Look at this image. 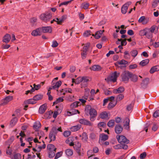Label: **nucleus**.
I'll use <instances>...</instances> for the list:
<instances>
[{
	"label": "nucleus",
	"mask_w": 159,
	"mask_h": 159,
	"mask_svg": "<svg viewBox=\"0 0 159 159\" xmlns=\"http://www.w3.org/2000/svg\"><path fill=\"white\" fill-rule=\"evenodd\" d=\"M58 131L62 132L61 127H53L49 133V138L50 139V142L54 141L56 139V136Z\"/></svg>",
	"instance_id": "nucleus-1"
},
{
	"label": "nucleus",
	"mask_w": 159,
	"mask_h": 159,
	"mask_svg": "<svg viewBox=\"0 0 159 159\" xmlns=\"http://www.w3.org/2000/svg\"><path fill=\"white\" fill-rule=\"evenodd\" d=\"M86 110L89 111V114L90 115V120L91 121H94L96 119V116L97 115V112L96 110L92 108L91 106L87 105L85 107Z\"/></svg>",
	"instance_id": "nucleus-2"
},
{
	"label": "nucleus",
	"mask_w": 159,
	"mask_h": 159,
	"mask_svg": "<svg viewBox=\"0 0 159 159\" xmlns=\"http://www.w3.org/2000/svg\"><path fill=\"white\" fill-rule=\"evenodd\" d=\"M132 73L128 71L123 72L121 76L122 81L125 83H127Z\"/></svg>",
	"instance_id": "nucleus-3"
},
{
	"label": "nucleus",
	"mask_w": 159,
	"mask_h": 159,
	"mask_svg": "<svg viewBox=\"0 0 159 159\" xmlns=\"http://www.w3.org/2000/svg\"><path fill=\"white\" fill-rule=\"evenodd\" d=\"M52 14L51 13H43L40 16V19L46 22L49 21L50 20L52 17Z\"/></svg>",
	"instance_id": "nucleus-4"
},
{
	"label": "nucleus",
	"mask_w": 159,
	"mask_h": 159,
	"mask_svg": "<svg viewBox=\"0 0 159 159\" xmlns=\"http://www.w3.org/2000/svg\"><path fill=\"white\" fill-rule=\"evenodd\" d=\"M116 138L118 142L121 144H123V143L127 144L129 143V140H128L125 136L118 135L116 136Z\"/></svg>",
	"instance_id": "nucleus-5"
},
{
	"label": "nucleus",
	"mask_w": 159,
	"mask_h": 159,
	"mask_svg": "<svg viewBox=\"0 0 159 159\" xmlns=\"http://www.w3.org/2000/svg\"><path fill=\"white\" fill-rule=\"evenodd\" d=\"M119 75V73L115 71L111 74L110 77L107 78V80L108 81L115 82L116 81L117 78Z\"/></svg>",
	"instance_id": "nucleus-6"
},
{
	"label": "nucleus",
	"mask_w": 159,
	"mask_h": 159,
	"mask_svg": "<svg viewBox=\"0 0 159 159\" xmlns=\"http://www.w3.org/2000/svg\"><path fill=\"white\" fill-rule=\"evenodd\" d=\"M131 4V2L129 1L126 3L122 6L121 8V11L122 13L125 14L126 13L128 7Z\"/></svg>",
	"instance_id": "nucleus-7"
},
{
	"label": "nucleus",
	"mask_w": 159,
	"mask_h": 159,
	"mask_svg": "<svg viewBox=\"0 0 159 159\" xmlns=\"http://www.w3.org/2000/svg\"><path fill=\"white\" fill-rule=\"evenodd\" d=\"M81 144L79 142H77L75 143L74 146V149L76 150L79 155L80 156L81 155Z\"/></svg>",
	"instance_id": "nucleus-8"
},
{
	"label": "nucleus",
	"mask_w": 159,
	"mask_h": 159,
	"mask_svg": "<svg viewBox=\"0 0 159 159\" xmlns=\"http://www.w3.org/2000/svg\"><path fill=\"white\" fill-rule=\"evenodd\" d=\"M31 34L34 36H37L40 35L42 34L41 29V28H39L34 30L31 33Z\"/></svg>",
	"instance_id": "nucleus-9"
},
{
	"label": "nucleus",
	"mask_w": 159,
	"mask_h": 159,
	"mask_svg": "<svg viewBox=\"0 0 159 159\" xmlns=\"http://www.w3.org/2000/svg\"><path fill=\"white\" fill-rule=\"evenodd\" d=\"M108 138V136L104 134H102L100 135V139L99 143L100 144H103L102 141H104L107 140Z\"/></svg>",
	"instance_id": "nucleus-10"
},
{
	"label": "nucleus",
	"mask_w": 159,
	"mask_h": 159,
	"mask_svg": "<svg viewBox=\"0 0 159 159\" xmlns=\"http://www.w3.org/2000/svg\"><path fill=\"white\" fill-rule=\"evenodd\" d=\"M79 122L80 124L85 125L89 126H92L93 125L92 123H91L90 121L84 119L80 120Z\"/></svg>",
	"instance_id": "nucleus-11"
},
{
	"label": "nucleus",
	"mask_w": 159,
	"mask_h": 159,
	"mask_svg": "<svg viewBox=\"0 0 159 159\" xmlns=\"http://www.w3.org/2000/svg\"><path fill=\"white\" fill-rule=\"evenodd\" d=\"M81 80L82 88L86 86L87 84V83L89 80L88 77H81Z\"/></svg>",
	"instance_id": "nucleus-12"
},
{
	"label": "nucleus",
	"mask_w": 159,
	"mask_h": 159,
	"mask_svg": "<svg viewBox=\"0 0 159 159\" xmlns=\"http://www.w3.org/2000/svg\"><path fill=\"white\" fill-rule=\"evenodd\" d=\"M42 33H51L52 31V29L50 26L42 27L41 28Z\"/></svg>",
	"instance_id": "nucleus-13"
},
{
	"label": "nucleus",
	"mask_w": 159,
	"mask_h": 159,
	"mask_svg": "<svg viewBox=\"0 0 159 159\" xmlns=\"http://www.w3.org/2000/svg\"><path fill=\"white\" fill-rule=\"evenodd\" d=\"M12 96H8L4 98L2 100V104L5 105L13 99Z\"/></svg>",
	"instance_id": "nucleus-14"
},
{
	"label": "nucleus",
	"mask_w": 159,
	"mask_h": 159,
	"mask_svg": "<svg viewBox=\"0 0 159 159\" xmlns=\"http://www.w3.org/2000/svg\"><path fill=\"white\" fill-rule=\"evenodd\" d=\"M11 39V35L8 34H7L3 37L2 41L6 43H8L10 41Z\"/></svg>",
	"instance_id": "nucleus-15"
},
{
	"label": "nucleus",
	"mask_w": 159,
	"mask_h": 159,
	"mask_svg": "<svg viewBox=\"0 0 159 159\" xmlns=\"http://www.w3.org/2000/svg\"><path fill=\"white\" fill-rule=\"evenodd\" d=\"M125 89L123 87H120L118 88L114 89L113 90V92L115 94H117L121 93L124 92Z\"/></svg>",
	"instance_id": "nucleus-16"
},
{
	"label": "nucleus",
	"mask_w": 159,
	"mask_h": 159,
	"mask_svg": "<svg viewBox=\"0 0 159 159\" xmlns=\"http://www.w3.org/2000/svg\"><path fill=\"white\" fill-rule=\"evenodd\" d=\"M91 70L94 71H99L102 69V67L99 65H95L93 66L91 68Z\"/></svg>",
	"instance_id": "nucleus-17"
},
{
	"label": "nucleus",
	"mask_w": 159,
	"mask_h": 159,
	"mask_svg": "<svg viewBox=\"0 0 159 159\" xmlns=\"http://www.w3.org/2000/svg\"><path fill=\"white\" fill-rule=\"evenodd\" d=\"M123 129L122 127L120 125H116L115 127V131L117 134H119L121 133Z\"/></svg>",
	"instance_id": "nucleus-18"
},
{
	"label": "nucleus",
	"mask_w": 159,
	"mask_h": 159,
	"mask_svg": "<svg viewBox=\"0 0 159 159\" xmlns=\"http://www.w3.org/2000/svg\"><path fill=\"white\" fill-rule=\"evenodd\" d=\"M158 70H159V66L157 65L153 66L151 68L150 70V72L151 74H152Z\"/></svg>",
	"instance_id": "nucleus-19"
},
{
	"label": "nucleus",
	"mask_w": 159,
	"mask_h": 159,
	"mask_svg": "<svg viewBox=\"0 0 159 159\" xmlns=\"http://www.w3.org/2000/svg\"><path fill=\"white\" fill-rule=\"evenodd\" d=\"M46 109V106L45 104L41 106L39 109V112L40 114L43 113Z\"/></svg>",
	"instance_id": "nucleus-20"
},
{
	"label": "nucleus",
	"mask_w": 159,
	"mask_h": 159,
	"mask_svg": "<svg viewBox=\"0 0 159 159\" xmlns=\"http://www.w3.org/2000/svg\"><path fill=\"white\" fill-rule=\"evenodd\" d=\"M148 82L149 79L148 78H146L143 80L141 84L142 87L143 88H145L148 84Z\"/></svg>",
	"instance_id": "nucleus-21"
},
{
	"label": "nucleus",
	"mask_w": 159,
	"mask_h": 159,
	"mask_svg": "<svg viewBox=\"0 0 159 159\" xmlns=\"http://www.w3.org/2000/svg\"><path fill=\"white\" fill-rule=\"evenodd\" d=\"M41 127V124L39 121H36L33 126V128L36 130L37 131Z\"/></svg>",
	"instance_id": "nucleus-22"
},
{
	"label": "nucleus",
	"mask_w": 159,
	"mask_h": 159,
	"mask_svg": "<svg viewBox=\"0 0 159 159\" xmlns=\"http://www.w3.org/2000/svg\"><path fill=\"white\" fill-rule=\"evenodd\" d=\"M81 127V125H79L71 127L70 129L72 131H76L80 129Z\"/></svg>",
	"instance_id": "nucleus-23"
},
{
	"label": "nucleus",
	"mask_w": 159,
	"mask_h": 159,
	"mask_svg": "<svg viewBox=\"0 0 159 159\" xmlns=\"http://www.w3.org/2000/svg\"><path fill=\"white\" fill-rule=\"evenodd\" d=\"M47 148L49 151H56V148L52 144H49L47 146Z\"/></svg>",
	"instance_id": "nucleus-24"
},
{
	"label": "nucleus",
	"mask_w": 159,
	"mask_h": 159,
	"mask_svg": "<svg viewBox=\"0 0 159 159\" xmlns=\"http://www.w3.org/2000/svg\"><path fill=\"white\" fill-rule=\"evenodd\" d=\"M81 104V103L80 102L76 101L72 103L70 105V107L72 108H76L79 105H80Z\"/></svg>",
	"instance_id": "nucleus-25"
},
{
	"label": "nucleus",
	"mask_w": 159,
	"mask_h": 159,
	"mask_svg": "<svg viewBox=\"0 0 159 159\" xmlns=\"http://www.w3.org/2000/svg\"><path fill=\"white\" fill-rule=\"evenodd\" d=\"M80 112L79 111L77 110L76 109H72L71 110V111H69L67 112V114L68 116H70L73 115H74L78 113L80 114Z\"/></svg>",
	"instance_id": "nucleus-26"
},
{
	"label": "nucleus",
	"mask_w": 159,
	"mask_h": 159,
	"mask_svg": "<svg viewBox=\"0 0 159 159\" xmlns=\"http://www.w3.org/2000/svg\"><path fill=\"white\" fill-rule=\"evenodd\" d=\"M108 115L106 111H104L101 113L100 117L101 119H106L108 117Z\"/></svg>",
	"instance_id": "nucleus-27"
},
{
	"label": "nucleus",
	"mask_w": 159,
	"mask_h": 159,
	"mask_svg": "<svg viewBox=\"0 0 159 159\" xmlns=\"http://www.w3.org/2000/svg\"><path fill=\"white\" fill-rule=\"evenodd\" d=\"M116 102H115L114 101H112L109 102L108 105L107 107L108 109H110L116 105Z\"/></svg>",
	"instance_id": "nucleus-28"
},
{
	"label": "nucleus",
	"mask_w": 159,
	"mask_h": 159,
	"mask_svg": "<svg viewBox=\"0 0 159 159\" xmlns=\"http://www.w3.org/2000/svg\"><path fill=\"white\" fill-rule=\"evenodd\" d=\"M129 122L130 120L129 118H126L125 119V124L124 125V126H126V128L127 129H128L129 128Z\"/></svg>",
	"instance_id": "nucleus-29"
},
{
	"label": "nucleus",
	"mask_w": 159,
	"mask_h": 159,
	"mask_svg": "<svg viewBox=\"0 0 159 159\" xmlns=\"http://www.w3.org/2000/svg\"><path fill=\"white\" fill-rule=\"evenodd\" d=\"M62 82L61 81H59L56 82L55 84L52 86V88L54 89H58L61 85Z\"/></svg>",
	"instance_id": "nucleus-30"
},
{
	"label": "nucleus",
	"mask_w": 159,
	"mask_h": 159,
	"mask_svg": "<svg viewBox=\"0 0 159 159\" xmlns=\"http://www.w3.org/2000/svg\"><path fill=\"white\" fill-rule=\"evenodd\" d=\"M65 153L66 155L68 157L71 156L73 154L72 150L70 149H66L65 151Z\"/></svg>",
	"instance_id": "nucleus-31"
},
{
	"label": "nucleus",
	"mask_w": 159,
	"mask_h": 159,
	"mask_svg": "<svg viewBox=\"0 0 159 159\" xmlns=\"http://www.w3.org/2000/svg\"><path fill=\"white\" fill-rule=\"evenodd\" d=\"M89 5L88 3H84L81 4L80 5V8L81 9H84L85 10L89 8Z\"/></svg>",
	"instance_id": "nucleus-32"
},
{
	"label": "nucleus",
	"mask_w": 159,
	"mask_h": 159,
	"mask_svg": "<svg viewBox=\"0 0 159 159\" xmlns=\"http://www.w3.org/2000/svg\"><path fill=\"white\" fill-rule=\"evenodd\" d=\"M149 62V60L148 59H146L141 61L140 62L139 64L142 66H144L147 65Z\"/></svg>",
	"instance_id": "nucleus-33"
},
{
	"label": "nucleus",
	"mask_w": 159,
	"mask_h": 159,
	"mask_svg": "<svg viewBox=\"0 0 159 159\" xmlns=\"http://www.w3.org/2000/svg\"><path fill=\"white\" fill-rule=\"evenodd\" d=\"M88 139V137L86 133L84 132L82 135V140L84 142H86Z\"/></svg>",
	"instance_id": "nucleus-34"
},
{
	"label": "nucleus",
	"mask_w": 159,
	"mask_h": 159,
	"mask_svg": "<svg viewBox=\"0 0 159 159\" xmlns=\"http://www.w3.org/2000/svg\"><path fill=\"white\" fill-rule=\"evenodd\" d=\"M148 28H145L143 30H142L139 31V34L141 36H145L146 34V31L147 30Z\"/></svg>",
	"instance_id": "nucleus-35"
},
{
	"label": "nucleus",
	"mask_w": 159,
	"mask_h": 159,
	"mask_svg": "<svg viewBox=\"0 0 159 159\" xmlns=\"http://www.w3.org/2000/svg\"><path fill=\"white\" fill-rule=\"evenodd\" d=\"M145 17L144 16H142L140 17L139 20V23L142 22L143 25L147 23V21L145 20Z\"/></svg>",
	"instance_id": "nucleus-36"
},
{
	"label": "nucleus",
	"mask_w": 159,
	"mask_h": 159,
	"mask_svg": "<svg viewBox=\"0 0 159 159\" xmlns=\"http://www.w3.org/2000/svg\"><path fill=\"white\" fill-rule=\"evenodd\" d=\"M43 97V95L40 94L36 95L33 98L36 102L37 101L39 100L42 99Z\"/></svg>",
	"instance_id": "nucleus-37"
},
{
	"label": "nucleus",
	"mask_w": 159,
	"mask_h": 159,
	"mask_svg": "<svg viewBox=\"0 0 159 159\" xmlns=\"http://www.w3.org/2000/svg\"><path fill=\"white\" fill-rule=\"evenodd\" d=\"M12 159H21V155L20 153H17L14 154L11 157Z\"/></svg>",
	"instance_id": "nucleus-38"
},
{
	"label": "nucleus",
	"mask_w": 159,
	"mask_h": 159,
	"mask_svg": "<svg viewBox=\"0 0 159 159\" xmlns=\"http://www.w3.org/2000/svg\"><path fill=\"white\" fill-rule=\"evenodd\" d=\"M131 75V77L130 78L131 80L134 82H137L138 79L137 76L133 74L132 73Z\"/></svg>",
	"instance_id": "nucleus-39"
},
{
	"label": "nucleus",
	"mask_w": 159,
	"mask_h": 159,
	"mask_svg": "<svg viewBox=\"0 0 159 159\" xmlns=\"http://www.w3.org/2000/svg\"><path fill=\"white\" fill-rule=\"evenodd\" d=\"M128 63V62L125 61L124 60H122L121 61H118L115 64V65H116V64H117L119 65H125L126 64H127Z\"/></svg>",
	"instance_id": "nucleus-40"
},
{
	"label": "nucleus",
	"mask_w": 159,
	"mask_h": 159,
	"mask_svg": "<svg viewBox=\"0 0 159 159\" xmlns=\"http://www.w3.org/2000/svg\"><path fill=\"white\" fill-rule=\"evenodd\" d=\"M145 36L148 39H151L152 38L153 35L152 33L147 30L146 31V34Z\"/></svg>",
	"instance_id": "nucleus-41"
},
{
	"label": "nucleus",
	"mask_w": 159,
	"mask_h": 159,
	"mask_svg": "<svg viewBox=\"0 0 159 159\" xmlns=\"http://www.w3.org/2000/svg\"><path fill=\"white\" fill-rule=\"evenodd\" d=\"M17 121V119L15 117L11 120L10 122V125L11 126H14L16 123Z\"/></svg>",
	"instance_id": "nucleus-42"
},
{
	"label": "nucleus",
	"mask_w": 159,
	"mask_h": 159,
	"mask_svg": "<svg viewBox=\"0 0 159 159\" xmlns=\"http://www.w3.org/2000/svg\"><path fill=\"white\" fill-rule=\"evenodd\" d=\"M25 102L28 104H34L36 103V102L34 98L33 99H28L26 100Z\"/></svg>",
	"instance_id": "nucleus-43"
},
{
	"label": "nucleus",
	"mask_w": 159,
	"mask_h": 159,
	"mask_svg": "<svg viewBox=\"0 0 159 159\" xmlns=\"http://www.w3.org/2000/svg\"><path fill=\"white\" fill-rule=\"evenodd\" d=\"M115 124L114 120H111L109 121L108 122L107 125L109 127H112Z\"/></svg>",
	"instance_id": "nucleus-44"
},
{
	"label": "nucleus",
	"mask_w": 159,
	"mask_h": 159,
	"mask_svg": "<svg viewBox=\"0 0 159 159\" xmlns=\"http://www.w3.org/2000/svg\"><path fill=\"white\" fill-rule=\"evenodd\" d=\"M156 27V26L153 25L149 29L148 28L147 30H149L150 32L152 34L154 32V31L155 30Z\"/></svg>",
	"instance_id": "nucleus-45"
},
{
	"label": "nucleus",
	"mask_w": 159,
	"mask_h": 159,
	"mask_svg": "<svg viewBox=\"0 0 159 159\" xmlns=\"http://www.w3.org/2000/svg\"><path fill=\"white\" fill-rule=\"evenodd\" d=\"M124 98V95L122 94H119L116 97V102L118 101H120L122 100Z\"/></svg>",
	"instance_id": "nucleus-46"
},
{
	"label": "nucleus",
	"mask_w": 159,
	"mask_h": 159,
	"mask_svg": "<svg viewBox=\"0 0 159 159\" xmlns=\"http://www.w3.org/2000/svg\"><path fill=\"white\" fill-rule=\"evenodd\" d=\"M87 51L82 50L81 53V55L82 58L83 59H85L86 57L87 56Z\"/></svg>",
	"instance_id": "nucleus-47"
},
{
	"label": "nucleus",
	"mask_w": 159,
	"mask_h": 159,
	"mask_svg": "<svg viewBox=\"0 0 159 159\" xmlns=\"http://www.w3.org/2000/svg\"><path fill=\"white\" fill-rule=\"evenodd\" d=\"M63 99L62 98L60 97L57 98L56 100L53 102V105L57 104L58 103L62 102L63 101Z\"/></svg>",
	"instance_id": "nucleus-48"
},
{
	"label": "nucleus",
	"mask_w": 159,
	"mask_h": 159,
	"mask_svg": "<svg viewBox=\"0 0 159 159\" xmlns=\"http://www.w3.org/2000/svg\"><path fill=\"white\" fill-rule=\"evenodd\" d=\"M56 151H49V157L50 158L53 157L55 155V153Z\"/></svg>",
	"instance_id": "nucleus-49"
},
{
	"label": "nucleus",
	"mask_w": 159,
	"mask_h": 159,
	"mask_svg": "<svg viewBox=\"0 0 159 159\" xmlns=\"http://www.w3.org/2000/svg\"><path fill=\"white\" fill-rule=\"evenodd\" d=\"M138 52L137 50H134L131 52V55L132 56L135 57L138 54Z\"/></svg>",
	"instance_id": "nucleus-50"
},
{
	"label": "nucleus",
	"mask_w": 159,
	"mask_h": 159,
	"mask_svg": "<svg viewBox=\"0 0 159 159\" xmlns=\"http://www.w3.org/2000/svg\"><path fill=\"white\" fill-rule=\"evenodd\" d=\"M90 45L89 43H86L84 46L83 50L87 51Z\"/></svg>",
	"instance_id": "nucleus-51"
},
{
	"label": "nucleus",
	"mask_w": 159,
	"mask_h": 159,
	"mask_svg": "<svg viewBox=\"0 0 159 159\" xmlns=\"http://www.w3.org/2000/svg\"><path fill=\"white\" fill-rule=\"evenodd\" d=\"M71 134V132L69 131H66L64 132L63 135L65 137H68Z\"/></svg>",
	"instance_id": "nucleus-52"
},
{
	"label": "nucleus",
	"mask_w": 159,
	"mask_h": 159,
	"mask_svg": "<svg viewBox=\"0 0 159 159\" xmlns=\"http://www.w3.org/2000/svg\"><path fill=\"white\" fill-rule=\"evenodd\" d=\"M41 84H39L38 85H35V84H33L34 87L33 88H34V90H38L41 87Z\"/></svg>",
	"instance_id": "nucleus-53"
},
{
	"label": "nucleus",
	"mask_w": 159,
	"mask_h": 159,
	"mask_svg": "<svg viewBox=\"0 0 159 159\" xmlns=\"http://www.w3.org/2000/svg\"><path fill=\"white\" fill-rule=\"evenodd\" d=\"M106 126V124L104 122H100L98 124V127L100 128L101 127H104Z\"/></svg>",
	"instance_id": "nucleus-54"
},
{
	"label": "nucleus",
	"mask_w": 159,
	"mask_h": 159,
	"mask_svg": "<svg viewBox=\"0 0 159 159\" xmlns=\"http://www.w3.org/2000/svg\"><path fill=\"white\" fill-rule=\"evenodd\" d=\"M90 35V31L87 30L84 33L83 35L84 37H87Z\"/></svg>",
	"instance_id": "nucleus-55"
},
{
	"label": "nucleus",
	"mask_w": 159,
	"mask_h": 159,
	"mask_svg": "<svg viewBox=\"0 0 159 159\" xmlns=\"http://www.w3.org/2000/svg\"><path fill=\"white\" fill-rule=\"evenodd\" d=\"M82 81L81 80V77H79L77 78L75 81V83L76 84H78L81 82Z\"/></svg>",
	"instance_id": "nucleus-56"
},
{
	"label": "nucleus",
	"mask_w": 159,
	"mask_h": 159,
	"mask_svg": "<svg viewBox=\"0 0 159 159\" xmlns=\"http://www.w3.org/2000/svg\"><path fill=\"white\" fill-rule=\"evenodd\" d=\"M159 116V110L156 111L153 113V116L154 117L157 118Z\"/></svg>",
	"instance_id": "nucleus-57"
},
{
	"label": "nucleus",
	"mask_w": 159,
	"mask_h": 159,
	"mask_svg": "<svg viewBox=\"0 0 159 159\" xmlns=\"http://www.w3.org/2000/svg\"><path fill=\"white\" fill-rule=\"evenodd\" d=\"M36 157V156L34 154L33 152L31 153L28 155V158H34Z\"/></svg>",
	"instance_id": "nucleus-58"
},
{
	"label": "nucleus",
	"mask_w": 159,
	"mask_h": 159,
	"mask_svg": "<svg viewBox=\"0 0 159 159\" xmlns=\"http://www.w3.org/2000/svg\"><path fill=\"white\" fill-rule=\"evenodd\" d=\"M63 90H64L66 92L72 93V89L70 88H67L65 90L62 89V91H61V92L62 93L63 92Z\"/></svg>",
	"instance_id": "nucleus-59"
},
{
	"label": "nucleus",
	"mask_w": 159,
	"mask_h": 159,
	"mask_svg": "<svg viewBox=\"0 0 159 159\" xmlns=\"http://www.w3.org/2000/svg\"><path fill=\"white\" fill-rule=\"evenodd\" d=\"M58 45V43L56 41H53L52 43V46L53 48H56Z\"/></svg>",
	"instance_id": "nucleus-60"
},
{
	"label": "nucleus",
	"mask_w": 159,
	"mask_h": 159,
	"mask_svg": "<svg viewBox=\"0 0 159 159\" xmlns=\"http://www.w3.org/2000/svg\"><path fill=\"white\" fill-rule=\"evenodd\" d=\"M146 156V153L145 152H144L141 154L140 155V158L141 159H143L145 158Z\"/></svg>",
	"instance_id": "nucleus-61"
},
{
	"label": "nucleus",
	"mask_w": 159,
	"mask_h": 159,
	"mask_svg": "<svg viewBox=\"0 0 159 159\" xmlns=\"http://www.w3.org/2000/svg\"><path fill=\"white\" fill-rule=\"evenodd\" d=\"M14 137L13 136H11L10 139L7 141V142L9 143V144H11L14 140Z\"/></svg>",
	"instance_id": "nucleus-62"
},
{
	"label": "nucleus",
	"mask_w": 159,
	"mask_h": 159,
	"mask_svg": "<svg viewBox=\"0 0 159 159\" xmlns=\"http://www.w3.org/2000/svg\"><path fill=\"white\" fill-rule=\"evenodd\" d=\"M92 35L94 36L95 38L96 39H98L101 37L100 34L98 33L97 32L96 33L95 35L94 34H93Z\"/></svg>",
	"instance_id": "nucleus-63"
},
{
	"label": "nucleus",
	"mask_w": 159,
	"mask_h": 159,
	"mask_svg": "<svg viewBox=\"0 0 159 159\" xmlns=\"http://www.w3.org/2000/svg\"><path fill=\"white\" fill-rule=\"evenodd\" d=\"M133 107V104H130L128 105L127 107V109L128 111H130L132 110Z\"/></svg>",
	"instance_id": "nucleus-64"
}]
</instances>
